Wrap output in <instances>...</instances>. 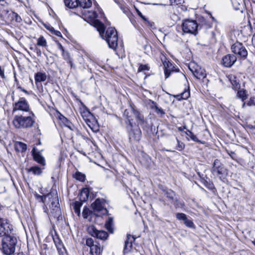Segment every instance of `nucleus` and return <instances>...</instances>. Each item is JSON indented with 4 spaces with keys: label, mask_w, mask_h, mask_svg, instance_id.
Masks as SVG:
<instances>
[{
    "label": "nucleus",
    "mask_w": 255,
    "mask_h": 255,
    "mask_svg": "<svg viewBox=\"0 0 255 255\" xmlns=\"http://www.w3.org/2000/svg\"><path fill=\"white\" fill-rule=\"evenodd\" d=\"M82 202L76 201L74 204V209L76 214L79 215L80 213V208Z\"/></svg>",
    "instance_id": "nucleus-36"
},
{
    "label": "nucleus",
    "mask_w": 255,
    "mask_h": 255,
    "mask_svg": "<svg viewBox=\"0 0 255 255\" xmlns=\"http://www.w3.org/2000/svg\"><path fill=\"white\" fill-rule=\"evenodd\" d=\"M53 241L60 255H66V250L59 237L57 235L53 237Z\"/></svg>",
    "instance_id": "nucleus-13"
},
{
    "label": "nucleus",
    "mask_w": 255,
    "mask_h": 255,
    "mask_svg": "<svg viewBox=\"0 0 255 255\" xmlns=\"http://www.w3.org/2000/svg\"><path fill=\"white\" fill-rule=\"evenodd\" d=\"M102 250L99 245H93L90 249V253L92 255H100Z\"/></svg>",
    "instance_id": "nucleus-29"
},
{
    "label": "nucleus",
    "mask_w": 255,
    "mask_h": 255,
    "mask_svg": "<svg viewBox=\"0 0 255 255\" xmlns=\"http://www.w3.org/2000/svg\"><path fill=\"white\" fill-rule=\"evenodd\" d=\"M155 111L157 114H160L161 115H163L165 114V112H164L163 110L161 108H159L158 106L155 109Z\"/></svg>",
    "instance_id": "nucleus-53"
},
{
    "label": "nucleus",
    "mask_w": 255,
    "mask_h": 255,
    "mask_svg": "<svg viewBox=\"0 0 255 255\" xmlns=\"http://www.w3.org/2000/svg\"><path fill=\"white\" fill-rule=\"evenodd\" d=\"M74 177L76 180L81 182H84L85 180V175L79 171H77L75 173Z\"/></svg>",
    "instance_id": "nucleus-34"
},
{
    "label": "nucleus",
    "mask_w": 255,
    "mask_h": 255,
    "mask_svg": "<svg viewBox=\"0 0 255 255\" xmlns=\"http://www.w3.org/2000/svg\"><path fill=\"white\" fill-rule=\"evenodd\" d=\"M13 18L14 19V20L17 22H20L22 20V19L21 17L18 15V14L17 13L13 12Z\"/></svg>",
    "instance_id": "nucleus-51"
},
{
    "label": "nucleus",
    "mask_w": 255,
    "mask_h": 255,
    "mask_svg": "<svg viewBox=\"0 0 255 255\" xmlns=\"http://www.w3.org/2000/svg\"><path fill=\"white\" fill-rule=\"evenodd\" d=\"M105 200L104 199L97 198L95 201L92 204L91 207L94 211L96 213L97 216H101L108 213V210L105 207Z\"/></svg>",
    "instance_id": "nucleus-7"
},
{
    "label": "nucleus",
    "mask_w": 255,
    "mask_h": 255,
    "mask_svg": "<svg viewBox=\"0 0 255 255\" xmlns=\"http://www.w3.org/2000/svg\"><path fill=\"white\" fill-rule=\"evenodd\" d=\"M148 105L149 106L150 108L154 110L157 107V105L156 103H155L154 101L149 100L148 102Z\"/></svg>",
    "instance_id": "nucleus-47"
},
{
    "label": "nucleus",
    "mask_w": 255,
    "mask_h": 255,
    "mask_svg": "<svg viewBox=\"0 0 255 255\" xmlns=\"http://www.w3.org/2000/svg\"><path fill=\"white\" fill-rule=\"evenodd\" d=\"M119 7L124 13L126 14L127 15L128 14V13H129V10L128 8L126 6V4L125 2L121 4L119 6Z\"/></svg>",
    "instance_id": "nucleus-39"
},
{
    "label": "nucleus",
    "mask_w": 255,
    "mask_h": 255,
    "mask_svg": "<svg viewBox=\"0 0 255 255\" xmlns=\"http://www.w3.org/2000/svg\"><path fill=\"white\" fill-rule=\"evenodd\" d=\"M36 45L43 48H46L47 47V44L46 39L43 36H40L37 39Z\"/></svg>",
    "instance_id": "nucleus-31"
},
{
    "label": "nucleus",
    "mask_w": 255,
    "mask_h": 255,
    "mask_svg": "<svg viewBox=\"0 0 255 255\" xmlns=\"http://www.w3.org/2000/svg\"><path fill=\"white\" fill-rule=\"evenodd\" d=\"M228 154L230 156V157L234 160H236L237 155L236 153L234 151L226 150Z\"/></svg>",
    "instance_id": "nucleus-52"
},
{
    "label": "nucleus",
    "mask_w": 255,
    "mask_h": 255,
    "mask_svg": "<svg viewBox=\"0 0 255 255\" xmlns=\"http://www.w3.org/2000/svg\"><path fill=\"white\" fill-rule=\"evenodd\" d=\"M35 196L36 197L37 199H39L41 200V201H43V197L40 195H38L37 193H36L35 194Z\"/></svg>",
    "instance_id": "nucleus-60"
},
{
    "label": "nucleus",
    "mask_w": 255,
    "mask_h": 255,
    "mask_svg": "<svg viewBox=\"0 0 255 255\" xmlns=\"http://www.w3.org/2000/svg\"><path fill=\"white\" fill-rule=\"evenodd\" d=\"M114 1L120 6L121 4H122L124 1L123 0H114Z\"/></svg>",
    "instance_id": "nucleus-59"
},
{
    "label": "nucleus",
    "mask_w": 255,
    "mask_h": 255,
    "mask_svg": "<svg viewBox=\"0 0 255 255\" xmlns=\"http://www.w3.org/2000/svg\"><path fill=\"white\" fill-rule=\"evenodd\" d=\"M78 6L83 8H88L92 6L91 0H78Z\"/></svg>",
    "instance_id": "nucleus-26"
},
{
    "label": "nucleus",
    "mask_w": 255,
    "mask_h": 255,
    "mask_svg": "<svg viewBox=\"0 0 255 255\" xmlns=\"http://www.w3.org/2000/svg\"><path fill=\"white\" fill-rule=\"evenodd\" d=\"M211 172L213 175L218 176L220 179L224 178L227 173L224 165L217 159L214 161Z\"/></svg>",
    "instance_id": "nucleus-6"
},
{
    "label": "nucleus",
    "mask_w": 255,
    "mask_h": 255,
    "mask_svg": "<svg viewBox=\"0 0 255 255\" xmlns=\"http://www.w3.org/2000/svg\"><path fill=\"white\" fill-rule=\"evenodd\" d=\"M183 0H169L171 4L176 3L177 4L181 3Z\"/></svg>",
    "instance_id": "nucleus-55"
},
{
    "label": "nucleus",
    "mask_w": 255,
    "mask_h": 255,
    "mask_svg": "<svg viewBox=\"0 0 255 255\" xmlns=\"http://www.w3.org/2000/svg\"><path fill=\"white\" fill-rule=\"evenodd\" d=\"M250 128L251 129V132L255 134V126H250Z\"/></svg>",
    "instance_id": "nucleus-58"
},
{
    "label": "nucleus",
    "mask_w": 255,
    "mask_h": 255,
    "mask_svg": "<svg viewBox=\"0 0 255 255\" xmlns=\"http://www.w3.org/2000/svg\"><path fill=\"white\" fill-rule=\"evenodd\" d=\"M190 91L189 90H185L181 94V98L184 100L187 99L190 96Z\"/></svg>",
    "instance_id": "nucleus-44"
},
{
    "label": "nucleus",
    "mask_w": 255,
    "mask_h": 255,
    "mask_svg": "<svg viewBox=\"0 0 255 255\" xmlns=\"http://www.w3.org/2000/svg\"><path fill=\"white\" fill-rule=\"evenodd\" d=\"M163 70L165 78L169 77L171 72H178L179 71L178 68H176L174 65H163Z\"/></svg>",
    "instance_id": "nucleus-17"
},
{
    "label": "nucleus",
    "mask_w": 255,
    "mask_h": 255,
    "mask_svg": "<svg viewBox=\"0 0 255 255\" xmlns=\"http://www.w3.org/2000/svg\"><path fill=\"white\" fill-rule=\"evenodd\" d=\"M137 13L138 16L142 18L144 20L146 21V18L142 15V13L138 10H137Z\"/></svg>",
    "instance_id": "nucleus-57"
},
{
    "label": "nucleus",
    "mask_w": 255,
    "mask_h": 255,
    "mask_svg": "<svg viewBox=\"0 0 255 255\" xmlns=\"http://www.w3.org/2000/svg\"><path fill=\"white\" fill-rule=\"evenodd\" d=\"M198 25L195 20L185 19L182 23L183 33L196 35L198 30Z\"/></svg>",
    "instance_id": "nucleus-5"
},
{
    "label": "nucleus",
    "mask_w": 255,
    "mask_h": 255,
    "mask_svg": "<svg viewBox=\"0 0 255 255\" xmlns=\"http://www.w3.org/2000/svg\"><path fill=\"white\" fill-rule=\"evenodd\" d=\"M176 218L179 220H183L185 221V220L187 219L186 215L184 213H178L176 214Z\"/></svg>",
    "instance_id": "nucleus-43"
},
{
    "label": "nucleus",
    "mask_w": 255,
    "mask_h": 255,
    "mask_svg": "<svg viewBox=\"0 0 255 255\" xmlns=\"http://www.w3.org/2000/svg\"><path fill=\"white\" fill-rule=\"evenodd\" d=\"M91 214V211L86 207H85L82 212V215L84 219H87L88 216Z\"/></svg>",
    "instance_id": "nucleus-41"
},
{
    "label": "nucleus",
    "mask_w": 255,
    "mask_h": 255,
    "mask_svg": "<svg viewBox=\"0 0 255 255\" xmlns=\"http://www.w3.org/2000/svg\"><path fill=\"white\" fill-rule=\"evenodd\" d=\"M32 154L33 156V158L35 161L38 162V163L44 165H45V160L44 158L41 155V154L39 152H36L35 151V148H33L32 150Z\"/></svg>",
    "instance_id": "nucleus-19"
},
{
    "label": "nucleus",
    "mask_w": 255,
    "mask_h": 255,
    "mask_svg": "<svg viewBox=\"0 0 255 255\" xmlns=\"http://www.w3.org/2000/svg\"><path fill=\"white\" fill-rule=\"evenodd\" d=\"M135 109L131 108L130 109H126L124 113V116L126 118L127 121H126L127 125L129 124H132L133 121L132 117L134 115Z\"/></svg>",
    "instance_id": "nucleus-16"
},
{
    "label": "nucleus",
    "mask_w": 255,
    "mask_h": 255,
    "mask_svg": "<svg viewBox=\"0 0 255 255\" xmlns=\"http://www.w3.org/2000/svg\"><path fill=\"white\" fill-rule=\"evenodd\" d=\"M65 59L69 60V55L68 53L65 52V57H63Z\"/></svg>",
    "instance_id": "nucleus-63"
},
{
    "label": "nucleus",
    "mask_w": 255,
    "mask_h": 255,
    "mask_svg": "<svg viewBox=\"0 0 255 255\" xmlns=\"http://www.w3.org/2000/svg\"><path fill=\"white\" fill-rule=\"evenodd\" d=\"M31 115L33 116L32 113L15 115L12 121L13 126L16 128H28L32 127L35 120Z\"/></svg>",
    "instance_id": "nucleus-2"
},
{
    "label": "nucleus",
    "mask_w": 255,
    "mask_h": 255,
    "mask_svg": "<svg viewBox=\"0 0 255 255\" xmlns=\"http://www.w3.org/2000/svg\"><path fill=\"white\" fill-rule=\"evenodd\" d=\"M96 23L97 29L100 35L103 39L106 40L110 48L116 49L118 41V33L116 29L114 27H109L107 28L104 34L105 27L104 24L100 21H98Z\"/></svg>",
    "instance_id": "nucleus-1"
},
{
    "label": "nucleus",
    "mask_w": 255,
    "mask_h": 255,
    "mask_svg": "<svg viewBox=\"0 0 255 255\" xmlns=\"http://www.w3.org/2000/svg\"><path fill=\"white\" fill-rule=\"evenodd\" d=\"M0 76L2 78H4V71L2 69H0Z\"/></svg>",
    "instance_id": "nucleus-61"
},
{
    "label": "nucleus",
    "mask_w": 255,
    "mask_h": 255,
    "mask_svg": "<svg viewBox=\"0 0 255 255\" xmlns=\"http://www.w3.org/2000/svg\"><path fill=\"white\" fill-rule=\"evenodd\" d=\"M233 7L236 10L242 11L244 8V2L243 0H231Z\"/></svg>",
    "instance_id": "nucleus-21"
},
{
    "label": "nucleus",
    "mask_w": 255,
    "mask_h": 255,
    "mask_svg": "<svg viewBox=\"0 0 255 255\" xmlns=\"http://www.w3.org/2000/svg\"><path fill=\"white\" fill-rule=\"evenodd\" d=\"M162 64H171L165 55L161 54L160 56Z\"/></svg>",
    "instance_id": "nucleus-45"
},
{
    "label": "nucleus",
    "mask_w": 255,
    "mask_h": 255,
    "mask_svg": "<svg viewBox=\"0 0 255 255\" xmlns=\"http://www.w3.org/2000/svg\"><path fill=\"white\" fill-rule=\"evenodd\" d=\"M186 134L190 137V138L194 141L200 142V141L198 139L197 136L190 130H188L187 132H185Z\"/></svg>",
    "instance_id": "nucleus-38"
},
{
    "label": "nucleus",
    "mask_w": 255,
    "mask_h": 255,
    "mask_svg": "<svg viewBox=\"0 0 255 255\" xmlns=\"http://www.w3.org/2000/svg\"><path fill=\"white\" fill-rule=\"evenodd\" d=\"M184 224L188 227H189V228L194 227V224L193 222L191 220L187 219V218L185 220Z\"/></svg>",
    "instance_id": "nucleus-46"
},
{
    "label": "nucleus",
    "mask_w": 255,
    "mask_h": 255,
    "mask_svg": "<svg viewBox=\"0 0 255 255\" xmlns=\"http://www.w3.org/2000/svg\"><path fill=\"white\" fill-rule=\"evenodd\" d=\"M65 5L69 8H74L78 6V0H64Z\"/></svg>",
    "instance_id": "nucleus-24"
},
{
    "label": "nucleus",
    "mask_w": 255,
    "mask_h": 255,
    "mask_svg": "<svg viewBox=\"0 0 255 255\" xmlns=\"http://www.w3.org/2000/svg\"><path fill=\"white\" fill-rule=\"evenodd\" d=\"M17 111H21L26 114L31 113L29 105L24 98H20L17 102L13 104L12 112Z\"/></svg>",
    "instance_id": "nucleus-8"
},
{
    "label": "nucleus",
    "mask_w": 255,
    "mask_h": 255,
    "mask_svg": "<svg viewBox=\"0 0 255 255\" xmlns=\"http://www.w3.org/2000/svg\"><path fill=\"white\" fill-rule=\"evenodd\" d=\"M58 205V203H57L55 208L52 209L51 210V213L55 218H56L57 220H59V218L61 217V212Z\"/></svg>",
    "instance_id": "nucleus-25"
},
{
    "label": "nucleus",
    "mask_w": 255,
    "mask_h": 255,
    "mask_svg": "<svg viewBox=\"0 0 255 255\" xmlns=\"http://www.w3.org/2000/svg\"><path fill=\"white\" fill-rule=\"evenodd\" d=\"M252 43L254 47H255V33L253 35L252 37Z\"/></svg>",
    "instance_id": "nucleus-64"
},
{
    "label": "nucleus",
    "mask_w": 255,
    "mask_h": 255,
    "mask_svg": "<svg viewBox=\"0 0 255 255\" xmlns=\"http://www.w3.org/2000/svg\"><path fill=\"white\" fill-rule=\"evenodd\" d=\"M237 96L241 99L242 101H244L247 98V95L245 90H240L238 92Z\"/></svg>",
    "instance_id": "nucleus-37"
},
{
    "label": "nucleus",
    "mask_w": 255,
    "mask_h": 255,
    "mask_svg": "<svg viewBox=\"0 0 255 255\" xmlns=\"http://www.w3.org/2000/svg\"><path fill=\"white\" fill-rule=\"evenodd\" d=\"M113 219L112 217H109L105 224V227L107 230L110 233H113Z\"/></svg>",
    "instance_id": "nucleus-32"
},
{
    "label": "nucleus",
    "mask_w": 255,
    "mask_h": 255,
    "mask_svg": "<svg viewBox=\"0 0 255 255\" xmlns=\"http://www.w3.org/2000/svg\"><path fill=\"white\" fill-rule=\"evenodd\" d=\"M165 194L166 197L168 198L172 202L174 201V197L175 196V192L171 190H168L165 192Z\"/></svg>",
    "instance_id": "nucleus-35"
},
{
    "label": "nucleus",
    "mask_w": 255,
    "mask_h": 255,
    "mask_svg": "<svg viewBox=\"0 0 255 255\" xmlns=\"http://www.w3.org/2000/svg\"><path fill=\"white\" fill-rule=\"evenodd\" d=\"M149 68L148 67L147 65H140L138 68V71L141 72L143 71H148L149 70Z\"/></svg>",
    "instance_id": "nucleus-49"
},
{
    "label": "nucleus",
    "mask_w": 255,
    "mask_h": 255,
    "mask_svg": "<svg viewBox=\"0 0 255 255\" xmlns=\"http://www.w3.org/2000/svg\"><path fill=\"white\" fill-rule=\"evenodd\" d=\"M15 148L17 151L24 152L27 149V145L20 141H16L15 143Z\"/></svg>",
    "instance_id": "nucleus-23"
},
{
    "label": "nucleus",
    "mask_w": 255,
    "mask_h": 255,
    "mask_svg": "<svg viewBox=\"0 0 255 255\" xmlns=\"http://www.w3.org/2000/svg\"><path fill=\"white\" fill-rule=\"evenodd\" d=\"M46 75L45 73L37 72L35 75V80L36 82H40L45 81Z\"/></svg>",
    "instance_id": "nucleus-30"
},
{
    "label": "nucleus",
    "mask_w": 255,
    "mask_h": 255,
    "mask_svg": "<svg viewBox=\"0 0 255 255\" xmlns=\"http://www.w3.org/2000/svg\"><path fill=\"white\" fill-rule=\"evenodd\" d=\"M50 31H52V32L56 36L59 37H62V34L61 32L58 30H55L53 27H52L51 29H50Z\"/></svg>",
    "instance_id": "nucleus-54"
},
{
    "label": "nucleus",
    "mask_w": 255,
    "mask_h": 255,
    "mask_svg": "<svg viewBox=\"0 0 255 255\" xmlns=\"http://www.w3.org/2000/svg\"><path fill=\"white\" fill-rule=\"evenodd\" d=\"M17 243V237L13 234L4 237L2 242V250L3 253L6 255L13 254L15 250V246Z\"/></svg>",
    "instance_id": "nucleus-3"
},
{
    "label": "nucleus",
    "mask_w": 255,
    "mask_h": 255,
    "mask_svg": "<svg viewBox=\"0 0 255 255\" xmlns=\"http://www.w3.org/2000/svg\"><path fill=\"white\" fill-rule=\"evenodd\" d=\"M173 204L175 206L177 207H182L184 206V203L183 201H179L178 200L176 199Z\"/></svg>",
    "instance_id": "nucleus-48"
},
{
    "label": "nucleus",
    "mask_w": 255,
    "mask_h": 255,
    "mask_svg": "<svg viewBox=\"0 0 255 255\" xmlns=\"http://www.w3.org/2000/svg\"><path fill=\"white\" fill-rule=\"evenodd\" d=\"M12 230V226L4 219H0V237L9 235Z\"/></svg>",
    "instance_id": "nucleus-12"
},
{
    "label": "nucleus",
    "mask_w": 255,
    "mask_h": 255,
    "mask_svg": "<svg viewBox=\"0 0 255 255\" xmlns=\"http://www.w3.org/2000/svg\"><path fill=\"white\" fill-rule=\"evenodd\" d=\"M232 51L240 56L241 58H246L248 55V52L243 44L240 42H236L232 45Z\"/></svg>",
    "instance_id": "nucleus-11"
},
{
    "label": "nucleus",
    "mask_w": 255,
    "mask_h": 255,
    "mask_svg": "<svg viewBox=\"0 0 255 255\" xmlns=\"http://www.w3.org/2000/svg\"><path fill=\"white\" fill-rule=\"evenodd\" d=\"M59 118V120L61 121V122L63 123L66 127H67L70 129H73V125L70 122V121H69L66 117H65L61 114H60Z\"/></svg>",
    "instance_id": "nucleus-28"
},
{
    "label": "nucleus",
    "mask_w": 255,
    "mask_h": 255,
    "mask_svg": "<svg viewBox=\"0 0 255 255\" xmlns=\"http://www.w3.org/2000/svg\"><path fill=\"white\" fill-rule=\"evenodd\" d=\"M88 232L92 236L102 240H106L109 236L107 232L103 230H98L94 226L89 227Z\"/></svg>",
    "instance_id": "nucleus-10"
},
{
    "label": "nucleus",
    "mask_w": 255,
    "mask_h": 255,
    "mask_svg": "<svg viewBox=\"0 0 255 255\" xmlns=\"http://www.w3.org/2000/svg\"><path fill=\"white\" fill-rule=\"evenodd\" d=\"M193 75L198 79L204 78L206 76L204 68L200 65H186Z\"/></svg>",
    "instance_id": "nucleus-9"
},
{
    "label": "nucleus",
    "mask_w": 255,
    "mask_h": 255,
    "mask_svg": "<svg viewBox=\"0 0 255 255\" xmlns=\"http://www.w3.org/2000/svg\"><path fill=\"white\" fill-rule=\"evenodd\" d=\"M134 116L136 118L138 125H140L143 128L148 127V124L144 120L143 115L135 109Z\"/></svg>",
    "instance_id": "nucleus-15"
},
{
    "label": "nucleus",
    "mask_w": 255,
    "mask_h": 255,
    "mask_svg": "<svg viewBox=\"0 0 255 255\" xmlns=\"http://www.w3.org/2000/svg\"><path fill=\"white\" fill-rule=\"evenodd\" d=\"M135 238L129 234L127 235V239L125 242V246L123 250V254L125 255L128 253L132 248V243L134 242Z\"/></svg>",
    "instance_id": "nucleus-14"
},
{
    "label": "nucleus",
    "mask_w": 255,
    "mask_h": 255,
    "mask_svg": "<svg viewBox=\"0 0 255 255\" xmlns=\"http://www.w3.org/2000/svg\"><path fill=\"white\" fill-rule=\"evenodd\" d=\"M18 89H20V90H21L22 91H23L26 94H28V95L29 94V92L27 91H26L24 89H23L22 87H21L20 86L18 87Z\"/></svg>",
    "instance_id": "nucleus-62"
},
{
    "label": "nucleus",
    "mask_w": 255,
    "mask_h": 255,
    "mask_svg": "<svg viewBox=\"0 0 255 255\" xmlns=\"http://www.w3.org/2000/svg\"><path fill=\"white\" fill-rule=\"evenodd\" d=\"M176 139L177 142V145L175 148L176 149L179 151L183 150L185 147V144L183 142H180L177 137H176Z\"/></svg>",
    "instance_id": "nucleus-40"
},
{
    "label": "nucleus",
    "mask_w": 255,
    "mask_h": 255,
    "mask_svg": "<svg viewBox=\"0 0 255 255\" xmlns=\"http://www.w3.org/2000/svg\"><path fill=\"white\" fill-rule=\"evenodd\" d=\"M246 104L249 107L255 106V97H251L250 99L246 102Z\"/></svg>",
    "instance_id": "nucleus-42"
},
{
    "label": "nucleus",
    "mask_w": 255,
    "mask_h": 255,
    "mask_svg": "<svg viewBox=\"0 0 255 255\" xmlns=\"http://www.w3.org/2000/svg\"><path fill=\"white\" fill-rule=\"evenodd\" d=\"M89 190L88 188H84L81 190V192L79 195L80 200L81 202L86 201L89 197Z\"/></svg>",
    "instance_id": "nucleus-22"
},
{
    "label": "nucleus",
    "mask_w": 255,
    "mask_h": 255,
    "mask_svg": "<svg viewBox=\"0 0 255 255\" xmlns=\"http://www.w3.org/2000/svg\"><path fill=\"white\" fill-rule=\"evenodd\" d=\"M87 17H89L91 20L93 21L95 23V27L97 28V22L99 21L96 19L97 17V14L95 11H89L87 14Z\"/></svg>",
    "instance_id": "nucleus-33"
},
{
    "label": "nucleus",
    "mask_w": 255,
    "mask_h": 255,
    "mask_svg": "<svg viewBox=\"0 0 255 255\" xmlns=\"http://www.w3.org/2000/svg\"><path fill=\"white\" fill-rule=\"evenodd\" d=\"M236 60L235 55L227 54L222 58V64H234Z\"/></svg>",
    "instance_id": "nucleus-18"
},
{
    "label": "nucleus",
    "mask_w": 255,
    "mask_h": 255,
    "mask_svg": "<svg viewBox=\"0 0 255 255\" xmlns=\"http://www.w3.org/2000/svg\"><path fill=\"white\" fill-rule=\"evenodd\" d=\"M228 79L232 85L233 88L236 90L240 88V84L237 80V78L232 75L228 76Z\"/></svg>",
    "instance_id": "nucleus-20"
},
{
    "label": "nucleus",
    "mask_w": 255,
    "mask_h": 255,
    "mask_svg": "<svg viewBox=\"0 0 255 255\" xmlns=\"http://www.w3.org/2000/svg\"><path fill=\"white\" fill-rule=\"evenodd\" d=\"M86 245L87 246L90 247L91 249V247L93 246V245H95V244H94V241L92 238H88L86 241Z\"/></svg>",
    "instance_id": "nucleus-50"
},
{
    "label": "nucleus",
    "mask_w": 255,
    "mask_h": 255,
    "mask_svg": "<svg viewBox=\"0 0 255 255\" xmlns=\"http://www.w3.org/2000/svg\"><path fill=\"white\" fill-rule=\"evenodd\" d=\"M28 172H31L33 175H39L42 173V169L38 166H34L26 169Z\"/></svg>",
    "instance_id": "nucleus-27"
},
{
    "label": "nucleus",
    "mask_w": 255,
    "mask_h": 255,
    "mask_svg": "<svg viewBox=\"0 0 255 255\" xmlns=\"http://www.w3.org/2000/svg\"><path fill=\"white\" fill-rule=\"evenodd\" d=\"M126 129L128 132L129 140L131 142L139 141L141 137V131L137 127H134L132 124H128Z\"/></svg>",
    "instance_id": "nucleus-4"
},
{
    "label": "nucleus",
    "mask_w": 255,
    "mask_h": 255,
    "mask_svg": "<svg viewBox=\"0 0 255 255\" xmlns=\"http://www.w3.org/2000/svg\"><path fill=\"white\" fill-rule=\"evenodd\" d=\"M59 49L62 51L63 57H65V51L64 50V48L62 45L60 43L58 44Z\"/></svg>",
    "instance_id": "nucleus-56"
}]
</instances>
